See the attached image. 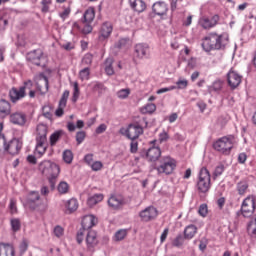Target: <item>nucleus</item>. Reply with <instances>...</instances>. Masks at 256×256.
Returning a JSON list of instances; mask_svg holds the SVG:
<instances>
[{
    "mask_svg": "<svg viewBox=\"0 0 256 256\" xmlns=\"http://www.w3.org/2000/svg\"><path fill=\"white\" fill-rule=\"evenodd\" d=\"M175 89H177V86H170V87H166V88H161V89L157 90L156 93H157V95H161L163 93H167V92L173 91Z\"/></svg>",
    "mask_w": 256,
    "mask_h": 256,
    "instance_id": "nucleus-61",
    "label": "nucleus"
},
{
    "mask_svg": "<svg viewBox=\"0 0 256 256\" xmlns=\"http://www.w3.org/2000/svg\"><path fill=\"white\" fill-rule=\"evenodd\" d=\"M130 7L133 9V11H136V13H143L145 9H147V4L144 0H129Z\"/></svg>",
    "mask_w": 256,
    "mask_h": 256,
    "instance_id": "nucleus-22",
    "label": "nucleus"
},
{
    "mask_svg": "<svg viewBox=\"0 0 256 256\" xmlns=\"http://www.w3.org/2000/svg\"><path fill=\"white\" fill-rule=\"evenodd\" d=\"M207 204H202L200 205L199 209H198V213L199 215H201V217H207Z\"/></svg>",
    "mask_w": 256,
    "mask_h": 256,
    "instance_id": "nucleus-59",
    "label": "nucleus"
},
{
    "mask_svg": "<svg viewBox=\"0 0 256 256\" xmlns=\"http://www.w3.org/2000/svg\"><path fill=\"white\" fill-rule=\"evenodd\" d=\"M0 113L9 115L11 113V104L6 100H0Z\"/></svg>",
    "mask_w": 256,
    "mask_h": 256,
    "instance_id": "nucleus-32",
    "label": "nucleus"
},
{
    "mask_svg": "<svg viewBox=\"0 0 256 256\" xmlns=\"http://www.w3.org/2000/svg\"><path fill=\"white\" fill-rule=\"evenodd\" d=\"M9 25V20L5 18H0V31H5Z\"/></svg>",
    "mask_w": 256,
    "mask_h": 256,
    "instance_id": "nucleus-63",
    "label": "nucleus"
},
{
    "mask_svg": "<svg viewBox=\"0 0 256 256\" xmlns=\"http://www.w3.org/2000/svg\"><path fill=\"white\" fill-rule=\"evenodd\" d=\"M20 89H23L24 93L25 91H31L33 89V81L28 80L24 82V85L21 86Z\"/></svg>",
    "mask_w": 256,
    "mask_h": 256,
    "instance_id": "nucleus-58",
    "label": "nucleus"
},
{
    "mask_svg": "<svg viewBox=\"0 0 256 256\" xmlns=\"http://www.w3.org/2000/svg\"><path fill=\"white\" fill-rule=\"evenodd\" d=\"M176 89H187V85H189V82L187 81V79H179L176 82Z\"/></svg>",
    "mask_w": 256,
    "mask_h": 256,
    "instance_id": "nucleus-51",
    "label": "nucleus"
},
{
    "mask_svg": "<svg viewBox=\"0 0 256 256\" xmlns=\"http://www.w3.org/2000/svg\"><path fill=\"white\" fill-rule=\"evenodd\" d=\"M94 20H95V8L90 7L84 12L82 23H87L88 25H91Z\"/></svg>",
    "mask_w": 256,
    "mask_h": 256,
    "instance_id": "nucleus-25",
    "label": "nucleus"
},
{
    "mask_svg": "<svg viewBox=\"0 0 256 256\" xmlns=\"http://www.w3.org/2000/svg\"><path fill=\"white\" fill-rule=\"evenodd\" d=\"M220 20L219 14L213 15L211 18L204 16L199 19V25L202 29H213V27H217Z\"/></svg>",
    "mask_w": 256,
    "mask_h": 256,
    "instance_id": "nucleus-9",
    "label": "nucleus"
},
{
    "mask_svg": "<svg viewBox=\"0 0 256 256\" xmlns=\"http://www.w3.org/2000/svg\"><path fill=\"white\" fill-rule=\"evenodd\" d=\"M42 115L46 119H53V107H51V105H44L42 108Z\"/></svg>",
    "mask_w": 256,
    "mask_h": 256,
    "instance_id": "nucleus-38",
    "label": "nucleus"
},
{
    "mask_svg": "<svg viewBox=\"0 0 256 256\" xmlns=\"http://www.w3.org/2000/svg\"><path fill=\"white\" fill-rule=\"evenodd\" d=\"M211 189V173L205 167H202L198 173V180L196 182V191L199 195L209 193Z\"/></svg>",
    "mask_w": 256,
    "mask_h": 256,
    "instance_id": "nucleus-2",
    "label": "nucleus"
},
{
    "mask_svg": "<svg viewBox=\"0 0 256 256\" xmlns=\"http://www.w3.org/2000/svg\"><path fill=\"white\" fill-rule=\"evenodd\" d=\"M9 119L12 125H18V127H25L27 125V115L23 112L12 113Z\"/></svg>",
    "mask_w": 256,
    "mask_h": 256,
    "instance_id": "nucleus-15",
    "label": "nucleus"
},
{
    "mask_svg": "<svg viewBox=\"0 0 256 256\" xmlns=\"http://www.w3.org/2000/svg\"><path fill=\"white\" fill-rule=\"evenodd\" d=\"M41 199V196L39 195V192L37 191H32L28 194L26 201L24 205L28 207V209H31L32 211H35L37 209V201Z\"/></svg>",
    "mask_w": 256,
    "mask_h": 256,
    "instance_id": "nucleus-16",
    "label": "nucleus"
},
{
    "mask_svg": "<svg viewBox=\"0 0 256 256\" xmlns=\"http://www.w3.org/2000/svg\"><path fill=\"white\" fill-rule=\"evenodd\" d=\"M59 173H61V168H59V165L55 164V162H52L51 167L48 170V174L45 176L49 181L52 191L55 189V185H57Z\"/></svg>",
    "mask_w": 256,
    "mask_h": 256,
    "instance_id": "nucleus-8",
    "label": "nucleus"
},
{
    "mask_svg": "<svg viewBox=\"0 0 256 256\" xmlns=\"http://www.w3.org/2000/svg\"><path fill=\"white\" fill-rule=\"evenodd\" d=\"M103 199H104L103 194L101 193L94 194L87 199V205L88 207H95V205H97V203H101Z\"/></svg>",
    "mask_w": 256,
    "mask_h": 256,
    "instance_id": "nucleus-30",
    "label": "nucleus"
},
{
    "mask_svg": "<svg viewBox=\"0 0 256 256\" xmlns=\"http://www.w3.org/2000/svg\"><path fill=\"white\" fill-rule=\"evenodd\" d=\"M159 157H161V148L159 147H151L146 152V159L150 162L158 161Z\"/></svg>",
    "mask_w": 256,
    "mask_h": 256,
    "instance_id": "nucleus-21",
    "label": "nucleus"
},
{
    "mask_svg": "<svg viewBox=\"0 0 256 256\" xmlns=\"http://www.w3.org/2000/svg\"><path fill=\"white\" fill-rule=\"evenodd\" d=\"M53 233L55 237H63V234L65 233V230L61 226L54 227Z\"/></svg>",
    "mask_w": 256,
    "mask_h": 256,
    "instance_id": "nucleus-54",
    "label": "nucleus"
},
{
    "mask_svg": "<svg viewBox=\"0 0 256 256\" xmlns=\"http://www.w3.org/2000/svg\"><path fill=\"white\" fill-rule=\"evenodd\" d=\"M229 45V37L221 34L218 35L215 32L209 33L202 42V48L204 51L209 53V51L225 49Z\"/></svg>",
    "mask_w": 256,
    "mask_h": 256,
    "instance_id": "nucleus-1",
    "label": "nucleus"
},
{
    "mask_svg": "<svg viewBox=\"0 0 256 256\" xmlns=\"http://www.w3.org/2000/svg\"><path fill=\"white\" fill-rule=\"evenodd\" d=\"M135 54L138 59H143L149 54V45L147 44H137L135 46Z\"/></svg>",
    "mask_w": 256,
    "mask_h": 256,
    "instance_id": "nucleus-23",
    "label": "nucleus"
},
{
    "mask_svg": "<svg viewBox=\"0 0 256 256\" xmlns=\"http://www.w3.org/2000/svg\"><path fill=\"white\" fill-rule=\"evenodd\" d=\"M195 235H197V226L190 224L185 227V229H184L185 239L190 241V239H193V237H195Z\"/></svg>",
    "mask_w": 256,
    "mask_h": 256,
    "instance_id": "nucleus-28",
    "label": "nucleus"
},
{
    "mask_svg": "<svg viewBox=\"0 0 256 256\" xmlns=\"http://www.w3.org/2000/svg\"><path fill=\"white\" fill-rule=\"evenodd\" d=\"M36 137L38 138H44V139H47V125L45 124H39L36 128Z\"/></svg>",
    "mask_w": 256,
    "mask_h": 256,
    "instance_id": "nucleus-33",
    "label": "nucleus"
},
{
    "mask_svg": "<svg viewBox=\"0 0 256 256\" xmlns=\"http://www.w3.org/2000/svg\"><path fill=\"white\" fill-rule=\"evenodd\" d=\"M66 212L67 213H75L77 209H79V202L75 198H71L65 204Z\"/></svg>",
    "mask_w": 256,
    "mask_h": 256,
    "instance_id": "nucleus-29",
    "label": "nucleus"
},
{
    "mask_svg": "<svg viewBox=\"0 0 256 256\" xmlns=\"http://www.w3.org/2000/svg\"><path fill=\"white\" fill-rule=\"evenodd\" d=\"M255 209H256L255 196L249 195L243 200L240 211L238 212V215L240 213L243 217L249 219V217H253V213H255Z\"/></svg>",
    "mask_w": 256,
    "mask_h": 256,
    "instance_id": "nucleus-6",
    "label": "nucleus"
},
{
    "mask_svg": "<svg viewBox=\"0 0 256 256\" xmlns=\"http://www.w3.org/2000/svg\"><path fill=\"white\" fill-rule=\"evenodd\" d=\"M27 95L25 91H23V88H12L9 91V97L12 103H17V101H21V99H24V97Z\"/></svg>",
    "mask_w": 256,
    "mask_h": 256,
    "instance_id": "nucleus-20",
    "label": "nucleus"
},
{
    "mask_svg": "<svg viewBox=\"0 0 256 256\" xmlns=\"http://www.w3.org/2000/svg\"><path fill=\"white\" fill-rule=\"evenodd\" d=\"M69 15H71V8H66L63 12L59 14V17H61V19L65 21V19H67Z\"/></svg>",
    "mask_w": 256,
    "mask_h": 256,
    "instance_id": "nucleus-62",
    "label": "nucleus"
},
{
    "mask_svg": "<svg viewBox=\"0 0 256 256\" xmlns=\"http://www.w3.org/2000/svg\"><path fill=\"white\" fill-rule=\"evenodd\" d=\"M99 223V220L93 214L85 215L82 218V228L77 232L76 240L77 243H83V237H85V231H91L92 227H95Z\"/></svg>",
    "mask_w": 256,
    "mask_h": 256,
    "instance_id": "nucleus-3",
    "label": "nucleus"
},
{
    "mask_svg": "<svg viewBox=\"0 0 256 256\" xmlns=\"http://www.w3.org/2000/svg\"><path fill=\"white\" fill-rule=\"evenodd\" d=\"M152 12L154 15L165 19L169 12V5L165 1H157L152 5Z\"/></svg>",
    "mask_w": 256,
    "mask_h": 256,
    "instance_id": "nucleus-10",
    "label": "nucleus"
},
{
    "mask_svg": "<svg viewBox=\"0 0 256 256\" xmlns=\"http://www.w3.org/2000/svg\"><path fill=\"white\" fill-rule=\"evenodd\" d=\"M9 209L11 213H17V201H15V199L10 200Z\"/></svg>",
    "mask_w": 256,
    "mask_h": 256,
    "instance_id": "nucleus-64",
    "label": "nucleus"
},
{
    "mask_svg": "<svg viewBox=\"0 0 256 256\" xmlns=\"http://www.w3.org/2000/svg\"><path fill=\"white\" fill-rule=\"evenodd\" d=\"M77 99H79V84L75 82L72 101L75 103L77 102Z\"/></svg>",
    "mask_w": 256,
    "mask_h": 256,
    "instance_id": "nucleus-57",
    "label": "nucleus"
},
{
    "mask_svg": "<svg viewBox=\"0 0 256 256\" xmlns=\"http://www.w3.org/2000/svg\"><path fill=\"white\" fill-rule=\"evenodd\" d=\"M111 33H113V24L111 22H104L100 27L99 40L105 41V39H109Z\"/></svg>",
    "mask_w": 256,
    "mask_h": 256,
    "instance_id": "nucleus-18",
    "label": "nucleus"
},
{
    "mask_svg": "<svg viewBox=\"0 0 256 256\" xmlns=\"http://www.w3.org/2000/svg\"><path fill=\"white\" fill-rule=\"evenodd\" d=\"M63 137H65V131H63V130H58V131H55L54 133H52L50 135L51 147H55V145H57V142L61 141V139H63Z\"/></svg>",
    "mask_w": 256,
    "mask_h": 256,
    "instance_id": "nucleus-27",
    "label": "nucleus"
},
{
    "mask_svg": "<svg viewBox=\"0 0 256 256\" xmlns=\"http://www.w3.org/2000/svg\"><path fill=\"white\" fill-rule=\"evenodd\" d=\"M62 157L63 161H65L68 165H71V163H73V152L71 150H64Z\"/></svg>",
    "mask_w": 256,
    "mask_h": 256,
    "instance_id": "nucleus-40",
    "label": "nucleus"
},
{
    "mask_svg": "<svg viewBox=\"0 0 256 256\" xmlns=\"http://www.w3.org/2000/svg\"><path fill=\"white\" fill-rule=\"evenodd\" d=\"M241 81H243V76L237 73V71L231 69L227 73V82L229 87L232 90H235L238 88L239 85H241Z\"/></svg>",
    "mask_w": 256,
    "mask_h": 256,
    "instance_id": "nucleus-11",
    "label": "nucleus"
},
{
    "mask_svg": "<svg viewBox=\"0 0 256 256\" xmlns=\"http://www.w3.org/2000/svg\"><path fill=\"white\" fill-rule=\"evenodd\" d=\"M27 61L29 63H32L33 65H36L37 67L41 66V59H43V50L36 49L33 51H30L26 55Z\"/></svg>",
    "mask_w": 256,
    "mask_h": 256,
    "instance_id": "nucleus-14",
    "label": "nucleus"
},
{
    "mask_svg": "<svg viewBox=\"0 0 256 256\" xmlns=\"http://www.w3.org/2000/svg\"><path fill=\"white\" fill-rule=\"evenodd\" d=\"M120 134L131 141H135V139H139L140 135H143V128L139 125L130 124L127 128H121Z\"/></svg>",
    "mask_w": 256,
    "mask_h": 256,
    "instance_id": "nucleus-7",
    "label": "nucleus"
},
{
    "mask_svg": "<svg viewBox=\"0 0 256 256\" xmlns=\"http://www.w3.org/2000/svg\"><path fill=\"white\" fill-rule=\"evenodd\" d=\"M47 152V147L45 146H35V155L37 157H43V154Z\"/></svg>",
    "mask_w": 256,
    "mask_h": 256,
    "instance_id": "nucleus-49",
    "label": "nucleus"
},
{
    "mask_svg": "<svg viewBox=\"0 0 256 256\" xmlns=\"http://www.w3.org/2000/svg\"><path fill=\"white\" fill-rule=\"evenodd\" d=\"M249 189V183L245 180H242L237 183L238 195H245Z\"/></svg>",
    "mask_w": 256,
    "mask_h": 256,
    "instance_id": "nucleus-34",
    "label": "nucleus"
},
{
    "mask_svg": "<svg viewBox=\"0 0 256 256\" xmlns=\"http://www.w3.org/2000/svg\"><path fill=\"white\" fill-rule=\"evenodd\" d=\"M233 145H235V137L234 136H224L218 139L214 144L213 148L218 153H222V155H231V150L233 149Z\"/></svg>",
    "mask_w": 256,
    "mask_h": 256,
    "instance_id": "nucleus-4",
    "label": "nucleus"
},
{
    "mask_svg": "<svg viewBox=\"0 0 256 256\" xmlns=\"http://www.w3.org/2000/svg\"><path fill=\"white\" fill-rule=\"evenodd\" d=\"M91 63H93V55L88 53L82 58L81 65L82 67H89Z\"/></svg>",
    "mask_w": 256,
    "mask_h": 256,
    "instance_id": "nucleus-46",
    "label": "nucleus"
},
{
    "mask_svg": "<svg viewBox=\"0 0 256 256\" xmlns=\"http://www.w3.org/2000/svg\"><path fill=\"white\" fill-rule=\"evenodd\" d=\"M67 99H69V90H65L62 94L58 108L55 111L56 117H63V114L65 113V107H67Z\"/></svg>",
    "mask_w": 256,
    "mask_h": 256,
    "instance_id": "nucleus-19",
    "label": "nucleus"
},
{
    "mask_svg": "<svg viewBox=\"0 0 256 256\" xmlns=\"http://www.w3.org/2000/svg\"><path fill=\"white\" fill-rule=\"evenodd\" d=\"M99 240L97 239V232L94 230H88L86 235V245L88 251H93L97 247Z\"/></svg>",
    "mask_w": 256,
    "mask_h": 256,
    "instance_id": "nucleus-17",
    "label": "nucleus"
},
{
    "mask_svg": "<svg viewBox=\"0 0 256 256\" xmlns=\"http://www.w3.org/2000/svg\"><path fill=\"white\" fill-rule=\"evenodd\" d=\"M131 95V90L129 88L121 89L117 92L118 99H127Z\"/></svg>",
    "mask_w": 256,
    "mask_h": 256,
    "instance_id": "nucleus-47",
    "label": "nucleus"
},
{
    "mask_svg": "<svg viewBox=\"0 0 256 256\" xmlns=\"http://www.w3.org/2000/svg\"><path fill=\"white\" fill-rule=\"evenodd\" d=\"M105 73L108 75H115V69H113V58H107L104 62Z\"/></svg>",
    "mask_w": 256,
    "mask_h": 256,
    "instance_id": "nucleus-35",
    "label": "nucleus"
},
{
    "mask_svg": "<svg viewBox=\"0 0 256 256\" xmlns=\"http://www.w3.org/2000/svg\"><path fill=\"white\" fill-rule=\"evenodd\" d=\"M92 171H101L103 169V162L95 161L90 165Z\"/></svg>",
    "mask_w": 256,
    "mask_h": 256,
    "instance_id": "nucleus-52",
    "label": "nucleus"
},
{
    "mask_svg": "<svg viewBox=\"0 0 256 256\" xmlns=\"http://www.w3.org/2000/svg\"><path fill=\"white\" fill-rule=\"evenodd\" d=\"M185 236H183V234H178L175 239L172 241V245L173 247H183L184 243H185Z\"/></svg>",
    "mask_w": 256,
    "mask_h": 256,
    "instance_id": "nucleus-39",
    "label": "nucleus"
},
{
    "mask_svg": "<svg viewBox=\"0 0 256 256\" xmlns=\"http://www.w3.org/2000/svg\"><path fill=\"white\" fill-rule=\"evenodd\" d=\"M0 256H15V248L9 243H0Z\"/></svg>",
    "mask_w": 256,
    "mask_h": 256,
    "instance_id": "nucleus-24",
    "label": "nucleus"
},
{
    "mask_svg": "<svg viewBox=\"0 0 256 256\" xmlns=\"http://www.w3.org/2000/svg\"><path fill=\"white\" fill-rule=\"evenodd\" d=\"M123 198L121 196H111L108 199V205L109 207H111L112 209H119L120 207L123 206Z\"/></svg>",
    "mask_w": 256,
    "mask_h": 256,
    "instance_id": "nucleus-26",
    "label": "nucleus"
},
{
    "mask_svg": "<svg viewBox=\"0 0 256 256\" xmlns=\"http://www.w3.org/2000/svg\"><path fill=\"white\" fill-rule=\"evenodd\" d=\"M177 168V161L170 156H164L160 160V165L155 169L158 175H172Z\"/></svg>",
    "mask_w": 256,
    "mask_h": 256,
    "instance_id": "nucleus-5",
    "label": "nucleus"
},
{
    "mask_svg": "<svg viewBox=\"0 0 256 256\" xmlns=\"http://www.w3.org/2000/svg\"><path fill=\"white\" fill-rule=\"evenodd\" d=\"M53 162L49 160H44L39 164V171L42 173V175L46 176L49 175V170L51 169V165Z\"/></svg>",
    "mask_w": 256,
    "mask_h": 256,
    "instance_id": "nucleus-31",
    "label": "nucleus"
},
{
    "mask_svg": "<svg viewBox=\"0 0 256 256\" xmlns=\"http://www.w3.org/2000/svg\"><path fill=\"white\" fill-rule=\"evenodd\" d=\"M157 215V208L153 206H148L147 208L139 212V217L144 223H149V221H153V219L157 218Z\"/></svg>",
    "mask_w": 256,
    "mask_h": 256,
    "instance_id": "nucleus-12",
    "label": "nucleus"
},
{
    "mask_svg": "<svg viewBox=\"0 0 256 256\" xmlns=\"http://www.w3.org/2000/svg\"><path fill=\"white\" fill-rule=\"evenodd\" d=\"M140 111L143 113V115L155 113V111H157V106L154 103H148L143 106Z\"/></svg>",
    "mask_w": 256,
    "mask_h": 256,
    "instance_id": "nucleus-36",
    "label": "nucleus"
},
{
    "mask_svg": "<svg viewBox=\"0 0 256 256\" xmlns=\"http://www.w3.org/2000/svg\"><path fill=\"white\" fill-rule=\"evenodd\" d=\"M127 237V229H120L114 235V241H123Z\"/></svg>",
    "mask_w": 256,
    "mask_h": 256,
    "instance_id": "nucleus-43",
    "label": "nucleus"
},
{
    "mask_svg": "<svg viewBox=\"0 0 256 256\" xmlns=\"http://www.w3.org/2000/svg\"><path fill=\"white\" fill-rule=\"evenodd\" d=\"M27 249H29V242L27 239H23L19 246L20 253H25Z\"/></svg>",
    "mask_w": 256,
    "mask_h": 256,
    "instance_id": "nucleus-53",
    "label": "nucleus"
},
{
    "mask_svg": "<svg viewBox=\"0 0 256 256\" xmlns=\"http://www.w3.org/2000/svg\"><path fill=\"white\" fill-rule=\"evenodd\" d=\"M126 46H127V39H125V38L120 39L115 44L116 49H123Z\"/></svg>",
    "mask_w": 256,
    "mask_h": 256,
    "instance_id": "nucleus-60",
    "label": "nucleus"
},
{
    "mask_svg": "<svg viewBox=\"0 0 256 256\" xmlns=\"http://www.w3.org/2000/svg\"><path fill=\"white\" fill-rule=\"evenodd\" d=\"M83 127H85V122H83V120H78L76 122V126L73 122H68L67 124V128H68V131H75V129H83Z\"/></svg>",
    "mask_w": 256,
    "mask_h": 256,
    "instance_id": "nucleus-37",
    "label": "nucleus"
},
{
    "mask_svg": "<svg viewBox=\"0 0 256 256\" xmlns=\"http://www.w3.org/2000/svg\"><path fill=\"white\" fill-rule=\"evenodd\" d=\"M10 225L12 227V231H14V233H17V231L21 229V220H19V218H13L10 221Z\"/></svg>",
    "mask_w": 256,
    "mask_h": 256,
    "instance_id": "nucleus-45",
    "label": "nucleus"
},
{
    "mask_svg": "<svg viewBox=\"0 0 256 256\" xmlns=\"http://www.w3.org/2000/svg\"><path fill=\"white\" fill-rule=\"evenodd\" d=\"M224 171H225V165L219 164L218 166H216L213 172V179H217V177H221Z\"/></svg>",
    "mask_w": 256,
    "mask_h": 256,
    "instance_id": "nucleus-44",
    "label": "nucleus"
},
{
    "mask_svg": "<svg viewBox=\"0 0 256 256\" xmlns=\"http://www.w3.org/2000/svg\"><path fill=\"white\" fill-rule=\"evenodd\" d=\"M58 193L65 195L69 193V184L65 181H62L58 184Z\"/></svg>",
    "mask_w": 256,
    "mask_h": 256,
    "instance_id": "nucleus-41",
    "label": "nucleus"
},
{
    "mask_svg": "<svg viewBox=\"0 0 256 256\" xmlns=\"http://www.w3.org/2000/svg\"><path fill=\"white\" fill-rule=\"evenodd\" d=\"M85 137H86L85 131H80L76 133V141L78 145H81V143L85 141Z\"/></svg>",
    "mask_w": 256,
    "mask_h": 256,
    "instance_id": "nucleus-55",
    "label": "nucleus"
},
{
    "mask_svg": "<svg viewBox=\"0 0 256 256\" xmlns=\"http://www.w3.org/2000/svg\"><path fill=\"white\" fill-rule=\"evenodd\" d=\"M52 3H53V0H42L41 1L42 13H49V7H51Z\"/></svg>",
    "mask_w": 256,
    "mask_h": 256,
    "instance_id": "nucleus-48",
    "label": "nucleus"
},
{
    "mask_svg": "<svg viewBox=\"0 0 256 256\" xmlns=\"http://www.w3.org/2000/svg\"><path fill=\"white\" fill-rule=\"evenodd\" d=\"M23 148V142L19 139L14 138L5 146V150L9 155H19V151Z\"/></svg>",
    "mask_w": 256,
    "mask_h": 256,
    "instance_id": "nucleus-13",
    "label": "nucleus"
},
{
    "mask_svg": "<svg viewBox=\"0 0 256 256\" xmlns=\"http://www.w3.org/2000/svg\"><path fill=\"white\" fill-rule=\"evenodd\" d=\"M89 75H91V70L89 69V67H85L79 72V77L81 81H89Z\"/></svg>",
    "mask_w": 256,
    "mask_h": 256,
    "instance_id": "nucleus-42",
    "label": "nucleus"
},
{
    "mask_svg": "<svg viewBox=\"0 0 256 256\" xmlns=\"http://www.w3.org/2000/svg\"><path fill=\"white\" fill-rule=\"evenodd\" d=\"M211 89L213 91H221L223 89V81L222 80H216L213 82Z\"/></svg>",
    "mask_w": 256,
    "mask_h": 256,
    "instance_id": "nucleus-50",
    "label": "nucleus"
},
{
    "mask_svg": "<svg viewBox=\"0 0 256 256\" xmlns=\"http://www.w3.org/2000/svg\"><path fill=\"white\" fill-rule=\"evenodd\" d=\"M36 147H48L47 138L36 137Z\"/></svg>",
    "mask_w": 256,
    "mask_h": 256,
    "instance_id": "nucleus-56",
    "label": "nucleus"
}]
</instances>
